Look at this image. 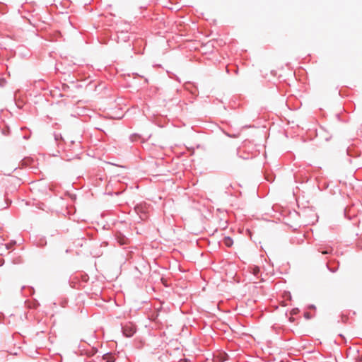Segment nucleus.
Wrapping results in <instances>:
<instances>
[{"instance_id": "5", "label": "nucleus", "mask_w": 362, "mask_h": 362, "mask_svg": "<svg viewBox=\"0 0 362 362\" xmlns=\"http://www.w3.org/2000/svg\"><path fill=\"white\" fill-rule=\"evenodd\" d=\"M135 211H136V213H137L138 214H139V213H141V212H142V206H136L135 207Z\"/></svg>"}, {"instance_id": "7", "label": "nucleus", "mask_w": 362, "mask_h": 362, "mask_svg": "<svg viewBox=\"0 0 362 362\" xmlns=\"http://www.w3.org/2000/svg\"><path fill=\"white\" fill-rule=\"evenodd\" d=\"M180 362H190L188 359H182Z\"/></svg>"}, {"instance_id": "2", "label": "nucleus", "mask_w": 362, "mask_h": 362, "mask_svg": "<svg viewBox=\"0 0 362 362\" xmlns=\"http://www.w3.org/2000/svg\"><path fill=\"white\" fill-rule=\"evenodd\" d=\"M223 243L227 247H231L233 244V240L229 237L224 238Z\"/></svg>"}, {"instance_id": "11", "label": "nucleus", "mask_w": 362, "mask_h": 362, "mask_svg": "<svg viewBox=\"0 0 362 362\" xmlns=\"http://www.w3.org/2000/svg\"><path fill=\"white\" fill-rule=\"evenodd\" d=\"M292 313H293V314H295V313H296V311L293 310L292 311Z\"/></svg>"}, {"instance_id": "8", "label": "nucleus", "mask_w": 362, "mask_h": 362, "mask_svg": "<svg viewBox=\"0 0 362 362\" xmlns=\"http://www.w3.org/2000/svg\"><path fill=\"white\" fill-rule=\"evenodd\" d=\"M140 218H141V219H144V218H146V216H145V215H144V216H143V215H140Z\"/></svg>"}, {"instance_id": "1", "label": "nucleus", "mask_w": 362, "mask_h": 362, "mask_svg": "<svg viewBox=\"0 0 362 362\" xmlns=\"http://www.w3.org/2000/svg\"><path fill=\"white\" fill-rule=\"evenodd\" d=\"M122 332L127 337H130L136 332V327L133 323L127 322L123 326Z\"/></svg>"}, {"instance_id": "4", "label": "nucleus", "mask_w": 362, "mask_h": 362, "mask_svg": "<svg viewBox=\"0 0 362 362\" xmlns=\"http://www.w3.org/2000/svg\"><path fill=\"white\" fill-rule=\"evenodd\" d=\"M252 274L255 275V276H257L258 274L259 273V268L257 266H254L252 268Z\"/></svg>"}, {"instance_id": "9", "label": "nucleus", "mask_w": 362, "mask_h": 362, "mask_svg": "<svg viewBox=\"0 0 362 362\" xmlns=\"http://www.w3.org/2000/svg\"><path fill=\"white\" fill-rule=\"evenodd\" d=\"M6 249H8V246L7 245H4Z\"/></svg>"}, {"instance_id": "3", "label": "nucleus", "mask_w": 362, "mask_h": 362, "mask_svg": "<svg viewBox=\"0 0 362 362\" xmlns=\"http://www.w3.org/2000/svg\"><path fill=\"white\" fill-rule=\"evenodd\" d=\"M103 359L107 362H114L115 358L110 354H106L103 356Z\"/></svg>"}, {"instance_id": "10", "label": "nucleus", "mask_w": 362, "mask_h": 362, "mask_svg": "<svg viewBox=\"0 0 362 362\" xmlns=\"http://www.w3.org/2000/svg\"><path fill=\"white\" fill-rule=\"evenodd\" d=\"M293 317H290V321H293Z\"/></svg>"}, {"instance_id": "6", "label": "nucleus", "mask_w": 362, "mask_h": 362, "mask_svg": "<svg viewBox=\"0 0 362 362\" xmlns=\"http://www.w3.org/2000/svg\"><path fill=\"white\" fill-rule=\"evenodd\" d=\"M332 249H329V250H327L322 251V253L325 254H325H329V253L332 252Z\"/></svg>"}]
</instances>
